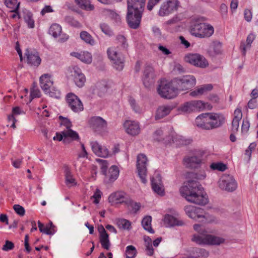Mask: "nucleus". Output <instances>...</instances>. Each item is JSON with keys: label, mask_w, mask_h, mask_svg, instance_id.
Here are the masks:
<instances>
[{"label": "nucleus", "mask_w": 258, "mask_h": 258, "mask_svg": "<svg viewBox=\"0 0 258 258\" xmlns=\"http://www.w3.org/2000/svg\"><path fill=\"white\" fill-rule=\"evenodd\" d=\"M219 188L228 192H232L237 188V183L233 176L229 174L223 175L218 181Z\"/></svg>", "instance_id": "nucleus-12"}, {"label": "nucleus", "mask_w": 258, "mask_h": 258, "mask_svg": "<svg viewBox=\"0 0 258 258\" xmlns=\"http://www.w3.org/2000/svg\"><path fill=\"white\" fill-rule=\"evenodd\" d=\"M194 229L198 233L193 235L191 240L199 245H220L224 242L221 237L207 234L204 226L199 224H195Z\"/></svg>", "instance_id": "nucleus-3"}, {"label": "nucleus", "mask_w": 258, "mask_h": 258, "mask_svg": "<svg viewBox=\"0 0 258 258\" xmlns=\"http://www.w3.org/2000/svg\"><path fill=\"white\" fill-rule=\"evenodd\" d=\"M77 5L82 9L86 11H92L94 9L93 5L90 4L89 0H74Z\"/></svg>", "instance_id": "nucleus-36"}, {"label": "nucleus", "mask_w": 258, "mask_h": 258, "mask_svg": "<svg viewBox=\"0 0 258 258\" xmlns=\"http://www.w3.org/2000/svg\"><path fill=\"white\" fill-rule=\"evenodd\" d=\"M166 130H163L161 128L157 130L153 134L154 140L158 141H164L165 143H170L171 141L174 142L179 141V144L182 145H188L190 143L191 140L189 139H185L183 137L178 136L176 138L174 137V133L172 132L171 135L167 136L165 134Z\"/></svg>", "instance_id": "nucleus-6"}, {"label": "nucleus", "mask_w": 258, "mask_h": 258, "mask_svg": "<svg viewBox=\"0 0 258 258\" xmlns=\"http://www.w3.org/2000/svg\"><path fill=\"white\" fill-rule=\"evenodd\" d=\"M102 192L100 190L97 189L92 198L94 199V203L97 204L99 203V199L101 198Z\"/></svg>", "instance_id": "nucleus-60"}, {"label": "nucleus", "mask_w": 258, "mask_h": 258, "mask_svg": "<svg viewBox=\"0 0 258 258\" xmlns=\"http://www.w3.org/2000/svg\"><path fill=\"white\" fill-rule=\"evenodd\" d=\"M192 101L184 103L180 107V110L184 112L189 113L195 111Z\"/></svg>", "instance_id": "nucleus-46"}, {"label": "nucleus", "mask_w": 258, "mask_h": 258, "mask_svg": "<svg viewBox=\"0 0 258 258\" xmlns=\"http://www.w3.org/2000/svg\"><path fill=\"white\" fill-rule=\"evenodd\" d=\"M225 121L223 115L218 113H203L196 117L195 124L203 129L210 130L221 126Z\"/></svg>", "instance_id": "nucleus-4"}, {"label": "nucleus", "mask_w": 258, "mask_h": 258, "mask_svg": "<svg viewBox=\"0 0 258 258\" xmlns=\"http://www.w3.org/2000/svg\"><path fill=\"white\" fill-rule=\"evenodd\" d=\"M152 217L150 216H145L142 220V224L144 229L151 233H154V231L151 226Z\"/></svg>", "instance_id": "nucleus-37"}, {"label": "nucleus", "mask_w": 258, "mask_h": 258, "mask_svg": "<svg viewBox=\"0 0 258 258\" xmlns=\"http://www.w3.org/2000/svg\"><path fill=\"white\" fill-rule=\"evenodd\" d=\"M145 5L144 2H127L126 20L131 28L137 29L140 27Z\"/></svg>", "instance_id": "nucleus-2"}, {"label": "nucleus", "mask_w": 258, "mask_h": 258, "mask_svg": "<svg viewBox=\"0 0 258 258\" xmlns=\"http://www.w3.org/2000/svg\"><path fill=\"white\" fill-rule=\"evenodd\" d=\"M177 91H184L193 87L196 84V78L192 75H185L173 80Z\"/></svg>", "instance_id": "nucleus-11"}, {"label": "nucleus", "mask_w": 258, "mask_h": 258, "mask_svg": "<svg viewBox=\"0 0 258 258\" xmlns=\"http://www.w3.org/2000/svg\"><path fill=\"white\" fill-rule=\"evenodd\" d=\"M180 5L178 0H167L160 6L158 14L160 17H165L177 11Z\"/></svg>", "instance_id": "nucleus-14"}, {"label": "nucleus", "mask_w": 258, "mask_h": 258, "mask_svg": "<svg viewBox=\"0 0 258 258\" xmlns=\"http://www.w3.org/2000/svg\"><path fill=\"white\" fill-rule=\"evenodd\" d=\"M125 254L126 258H135L137 254V250L133 245L126 246Z\"/></svg>", "instance_id": "nucleus-44"}, {"label": "nucleus", "mask_w": 258, "mask_h": 258, "mask_svg": "<svg viewBox=\"0 0 258 258\" xmlns=\"http://www.w3.org/2000/svg\"><path fill=\"white\" fill-rule=\"evenodd\" d=\"M99 241L102 247L106 249L109 250L110 247V242L109 239V235H99Z\"/></svg>", "instance_id": "nucleus-43"}, {"label": "nucleus", "mask_w": 258, "mask_h": 258, "mask_svg": "<svg viewBox=\"0 0 258 258\" xmlns=\"http://www.w3.org/2000/svg\"><path fill=\"white\" fill-rule=\"evenodd\" d=\"M59 118L61 120L60 124L66 126L67 128L66 130L71 128V127L72 126V123L68 118H64L62 116H59Z\"/></svg>", "instance_id": "nucleus-56"}, {"label": "nucleus", "mask_w": 258, "mask_h": 258, "mask_svg": "<svg viewBox=\"0 0 258 258\" xmlns=\"http://www.w3.org/2000/svg\"><path fill=\"white\" fill-rule=\"evenodd\" d=\"M89 124L93 131L102 136L108 133L107 121L100 116H93L89 120Z\"/></svg>", "instance_id": "nucleus-10"}, {"label": "nucleus", "mask_w": 258, "mask_h": 258, "mask_svg": "<svg viewBox=\"0 0 258 258\" xmlns=\"http://www.w3.org/2000/svg\"><path fill=\"white\" fill-rule=\"evenodd\" d=\"M151 184L154 192L161 196L164 195V186L160 174L158 173L155 174L151 178Z\"/></svg>", "instance_id": "nucleus-20"}, {"label": "nucleus", "mask_w": 258, "mask_h": 258, "mask_svg": "<svg viewBox=\"0 0 258 258\" xmlns=\"http://www.w3.org/2000/svg\"><path fill=\"white\" fill-rule=\"evenodd\" d=\"M71 55L86 63H90L92 60V55L88 51H83L80 53L73 52L71 53Z\"/></svg>", "instance_id": "nucleus-30"}, {"label": "nucleus", "mask_w": 258, "mask_h": 258, "mask_svg": "<svg viewBox=\"0 0 258 258\" xmlns=\"http://www.w3.org/2000/svg\"><path fill=\"white\" fill-rule=\"evenodd\" d=\"M116 224L121 230H129L131 229V222L126 219L118 218L116 220Z\"/></svg>", "instance_id": "nucleus-35"}, {"label": "nucleus", "mask_w": 258, "mask_h": 258, "mask_svg": "<svg viewBox=\"0 0 258 258\" xmlns=\"http://www.w3.org/2000/svg\"><path fill=\"white\" fill-rule=\"evenodd\" d=\"M25 55L26 56L27 63L29 65L36 67L40 65L41 59L37 52L27 49L25 50Z\"/></svg>", "instance_id": "nucleus-21"}, {"label": "nucleus", "mask_w": 258, "mask_h": 258, "mask_svg": "<svg viewBox=\"0 0 258 258\" xmlns=\"http://www.w3.org/2000/svg\"><path fill=\"white\" fill-rule=\"evenodd\" d=\"M147 164L148 159L145 155L141 154L137 156V169L138 175L142 182L144 184L146 183L147 181L146 179Z\"/></svg>", "instance_id": "nucleus-15"}, {"label": "nucleus", "mask_w": 258, "mask_h": 258, "mask_svg": "<svg viewBox=\"0 0 258 258\" xmlns=\"http://www.w3.org/2000/svg\"><path fill=\"white\" fill-rule=\"evenodd\" d=\"M214 32V27L210 24L200 23L198 21H192L190 26L191 35L198 38L209 37Z\"/></svg>", "instance_id": "nucleus-5"}, {"label": "nucleus", "mask_w": 258, "mask_h": 258, "mask_svg": "<svg viewBox=\"0 0 258 258\" xmlns=\"http://www.w3.org/2000/svg\"><path fill=\"white\" fill-rule=\"evenodd\" d=\"M158 93L162 98L172 99L177 96L178 91L174 83L162 81L158 87Z\"/></svg>", "instance_id": "nucleus-9"}, {"label": "nucleus", "mask_w": 258, "mask_h": 258, "mask_svg": "<svg viewBox=\"0 0 258 258\" xmlns=\"http://www.w3.org/2000/svg\"><path fill=\"white\" fill-rule=\"evenodd\" d=\"M123 126L126 132L132 136L138 135L140 132V128L138 122L133 120H126Z\"/></svg>", "instance_id": "nucleus-23"}, {"label": "nucleus", "mask_w": 258, "mask_h": 258, "mask_svg": "<svg viewBox=\"0 0 258 258\" xmlns=\"http://www.w3.org/2000/svg\"><path fill=\"white\" fill-rule=\"evenodd\" d=\"M195 111H200L205 108L204 103L200 100L192 101Z\"/></svg>", "instance_id": "nucleus-53"}, {"label": "nucleus", "mask_w": 258, "mask_h": 258, "mask_svg": "<svg viewBox=\"0 0 258 258\" xmlns=\"http://www.w3.org/2000/svg\"><path fill=\"white\" fill-rule=\"evenodd\" d=\"M80 36L81 39L86 43L89 44L91 45L94 44L95 41L94 39L88 32L85 31H82L80 33Z\"/></svg>", "instance_id": "nucleus-42"}, {"label": "nucleus", "mask_w": 258, "mask_h": 258, "mask_svg": "<svg viewBox=\"0 0 258 258\" xmlns=\"http://www.w3.org/2000/svg\"><path fill=\"white\" fill-rule=\"evenodd\" d=\"M25 112L19 106H16L13 108L12 114L9 115L8 117V121L12 122L11 126L13 128H16L15 123L17 121L15 117V115H18L22 114H24Z\"/></svg>", "instance_id": "nucleus-32"}, {"label": "nucleus", "mask_w": 258, "mask_h": 258, "mask_svg": "<svg viewBox=\"0 0 258 258\" xmlns=\"http://www.w3.org/2000/svg\"><path fill=\"white\" fill-rule=\"evenodd\" d=\"M99 27L101 31L105 35H108L109 36H111L113 35V32L109 26L105 23H101L99 25Z\"/></svg>", "instance_id": "nucleus-47"}, {"label": "nucleus", "mask_w": 258, "mask_h": 258, "mask_svg": "<svg viewBox=\"0 0 258 258\" xmlns=\"http://www.w3.org/2000/svg\"><path fill=\"white\" fill-rule=\"evenodd\" d=\"M97 161L100 162L101 163V173L103 175L106 174V173H107V169L108 167L107 161L106 160H102V159H98Z\"/></svg>", "instance_id": "nucleus-58"}, {"label": "nucleus", "mask_w": 258, "mask_h": 258, "mask_svg": "<svg viewBox=\"0 0 258 258\" xmlns=\"http://www.w3.org/2000/svg\"><path fill=\"white\" fill-rule=\"evenodd\" d=\"M155 77L154 68L150 65L146 66L143 78L145 86L149 87L151 84L153 83Z\"/></svg>", "instance_id": "nucleus-22"}, {"label": "nucleus", "mask_w": 258, "mask_h": 258, "mask_svg": "<svg viewBox=\"0 0 258 258\" xmlns=\"http://www.w3.org/2000/svg\"><path fill=\"white\" fill-rule=\"evenodd\" d=\"M160 1L161 0H149L147 6V9L150 11H152L154 7L157 5Z\"/></svg>", "instance_id": "nucleus-61"}, {"label": "nucleus", "mask_w": 258, "mask_h": 258, "mask_svg": "<svg viewBox=\"0 0 258 258\" xmlns=\"http://www.w3.org/2000/svg\"><path fill=\"white\" fill-rule=\"evenodd\" d=\"M202 157L197 156H192L184 159V165L191 168H196L201 164Z\"/></svg>", "instance_id": "nucleus-26"}, {"label": "nucleus", "mask_w": 258, "mask_h": 258, "mask_svg": "<svg viewBox=\"0 0 258 258\" xmlns=\"http://www.w3.org/2000/svg\"><path fill=\"white\" fill-rule=\"evenodd\" d=\"M90 145L92 151L96 156L106 158L111 155L107 147L101 146L98 142L92 141Z\"/></svg>", "instance_id": "nucleus-19"}, {"label": "nucleus", "mask_w": 258, "mask_h": 258, "mask_svg": "<svg viewBox=\"0 0 258 258\" xmlns=\"http://www.w3.org/2000/svg\"><path fill=\"white\" fill-rule=\"evenodd\" d=\"M148 239L149 240V243L146 245V251L147 255L151 256L154 254V249L151 243V239L148 237Z\"/></svg>", "instance_id": "nucleus-55"}, {"label": "nucleus", "mask_w": 258, "mask_h": 258, "mask_svg": "<svg viewBox=\"0 0 258 258\" xmlns=\"http://www.w3.org/2000/svg\"><path fill=\"white\" fill-rule=\"evenodd\" d=\"M53 83L51 76L47 74L42 75L40 78V87L44 93L51 97L59 98L60 92L53 86Z\"/></svg>", "instance_id": "nucleus-8"}, {"label": "nucleus", "mask_w": 258, "mask_h": 258, "mask_svg": "<svg viewBox=\"0 0 258 258\" xmlns=\"http://www.w3.org/2000/svg\"><path fill=\"white\" fill-rule=\"evenodd\" d=\"M125 204L131 214H137L141 207V204L140 203L136 202L130 198L126 199Z\"/></svg>", "instance_id": "nucleus-31"}, {"label": "nucleus", "mask_w": 258, "mask_h": 258, "mask_svg": "<svg viewBox=\"0 0 258 258\" xmlns=\"http://www.w3.org/2000/svg\"><path fill=\"white\" fill-rule=\"evenodd\" d=\"M213 86L211 84H206L202 85L197 89L200 95H202L207 91L211 90Z\"/></svg>", "instance_id": "nucleus-52"}, {"label": "nucleus", "mask_w": 258, "mask_h": 258, "mask_svg": "<svg viewBox=\"0 0 258 258\" xmlns=\"http://www.w3.org/2000/svg\"><path fill=\"white\" fill-rule=\"evenodd\" d=\"M13 208L16 213L20 216H22L25 215V210L22 206L19 205H14Z\"/></svg>", "instance_id": "nucleus-57"}, {"label": "nucleus", "mask_w": 258, "mask_h": 258, "mask_svg": "<svg viewBox=\"0 0 258 258\" xmlns=\"http://www.w3.org/2000/svg\"><path fill=\"white\" fill-rule=\"evenodd\" d=\"M185 60L192 65L201 68H205L209 65L205 57L198 53L189 54L186 55Z\"/></svg>", "instance_id": "nucleus-17"}, {"label": "nucleus", "mask_w": 258, "mask_h": 258, "mask_svg": "<svg viewBox=\"0 0 258 258\" xmlns=\"http://www.w3.org/2000/svg\"><path fill=\"white\" fill-rule=\"evenodd\" d=\"M240 120H238L236 119H233L232 122L231 131L233 133H235L238 131Z\"/></svg>", "instance_id": "nucleus-62"}, {"label": "nucleus", "mask_w": 258, "mask_h": 258, "mask_svg": "<svg viewBox=\"0 0 258 258\" xmlns=\"http://www.w3.org/2000/svg\"><path fill=\"white\" fill-rule=\"evenodd\" d=\"M128 102L132 109L135 113L141 114L143 112V108L137 103L134 98L130 97L128 98Z\"/></svg>", "instance_id": "nucleus-40"}, {"label": "nucleus", "mask_w": 258, "mask_h": 258, "mask_svg": "<svg viewBox=\"0 0 258 258\" xmlns=\"http://www.w3.org/2000/svg\"><path fill=\"white\" fill-rule=\"evenodd\" d=\"M65 176L66 182L68 185L72 186L73 185H75L76 184V183L75 182V179L73 177V176L70 170H66Z\"/></svg>", "instance_id": "nucleus-48"}, {"label": "nucleus", "mask_w": 258, "mask_h": 258, "mask_svg": "<svg viewBox=\"0 0 258 258\" xmlns=\"http://www.w3.org/2000/svg\"><path fill=\"white\" fill-rule=\"evenodd\" d=\"M4 4L8 8L11 10V12H15L19 8L20 3L18 2V0H5Z\"/></svg>", "instance_id": "nucleus-41"}, {"label": "nucleus", "mask_w": 258, "mask_h": 258, "mask_svg": "<svg viewBox=\"0 0 258 258\" xmlns=\"http://www.w3.org/2000/svg\"><path fill=\"white\" fill-rule=\"evenodd\" d=\"M66 101L69 107L74 112L79 113L84 109L83 103L75 94L70 93L66 96Z\"/></svg>", "instance_id": "nucleus-16"}, {"label": "nucleus", "mask_w": 258, "mask_h": 258, "mask_svg": "<svg viewBox=\"0 0 258 258\" xmlns=\"http://www.w3.org/2000/svg\"><path fill=\"white\" fill-rule=\"evenodd\" d=\"M210 168L214 170L224 171L226 168V165L221 162L213 163L210 165Z\"/></svg>", "instance_id": "nucleus-50"}, {"label": "nucleus", "mask_w": 258, "mask_h": 258, "mask_svg": "<svg viewBox=\"0 0 258 258\" xmlns=\"http://www.w3.org/2000/svg\"><path fill=\"white\" fill-rule=\"evenodd\" d=\"M107 52L113 68L119 71L122 70L124 63V57L117 51L116 48L114 47H109Z\"/></svg>", "instance_id": "nucleus-13"}, {"label": "nucleus", "mask_w": 258, "mask_h": 258, "mask_svg": "<svg viewBox=\"0 0 258 258\" xmlns=\"http://www.w3.org/2000/svg\"><path fill=\"white\" fill-rule=\"evenodd\" d=\"M41 93L40 90L36 87H33L31 90L30 96L33 99L38 98L40 96Z\"/></svg>", "instance_id": "nucleus-59"}, {"label": "nucleus", "mask_w": 258, "mask_h": 258, "mask_svg": "<svg viewBox=\"0 0 258 258\" xmlns=\"http://www.w3.org/2000/svg\"><path fill=\"white\" fill-rule=\"evenodd\" d=\"M174 108L172 105H166L159 106L156 111L155 116L156 120L160 119L168 115L171 111Z\"/></svg>", "instance_id": "nucleus-24"}, {"label": "nucleus", "mask_w": 258, "mask_h": 258, "mask_svg": "<svg viewBox=\"0 0 258 258\" xmlns=\"http://www.w3.org/2000/svg\"><path fill=\"white\" fill-rule=\"evenodd\" d=\"M203 187L197 181L189 180L180 189V192L187 201L197 205H205L208 199L204 195Z\"/></svg>", "instance_id": "nucleus-1"}, {"label": "nucleus", "mask_w": 258, "mask_h": 258, "mask_svg": "<svg viewBox=\"0 0 258 258\" xmlns=\"http://www.w3.org/2000/svg\"><path fill=\"white\" fill-rule=\"evenodd\" d=\"M164 223L166 227L180 226L184 225V223L182 220H179L175 217L168 214L165 216Z\"/></svg>", "instance_id": "nucleus-27"}, {"label": "nucleus", "mask_w": 258, "mask_h": 258, "mask_svg": "<svg viewBox=\"0 0 258 258\" xmlns=\"http://www.w3.org/2000/svg\"><path fill=\"white\" fill-rule=\"evenodd\" d=\"M64 21L73 27H79L81 26L80 23L78 21L75 20L73 17L70 16H66L64 18Z\"/></svg>", "instance_id": "nucleus-49"}, {"label": "nucleus", "mask_w": 258, "mask_h": 258, "mask_svg": "<svg viewBox=\"0 0 258 258\" xmlns=\"http://www.w3.org/2000/svg\"><path fill=\"white\" fill-rule=\"evenodd\" d=\"M75 84L81 88L86 82V77L81 70L77 66H72L69 69Z\"/></svg>", "instance_id": "nucleus-18"}, {"label": "nucleus", "mask_w": 258, "mask_h": 258, "mask_svg": "<svg viewBox=\"0 0 258 258\" xmlns=\"http://www.w3.org/2000/svg\"><path fill=\"white\" fill-rule=\"evenodd\" d=\"M254 39V36L252 34H250L248 35L246 38L245 44L244 42H241L240 46V48L241 50L242 53L245 55L247 48H249L251 46V43Z\"/></svg>", "instance_id": "nucleus-34"}, {"label": "nucleus", "mask_w": 258, "mask_h": 258, "mask_svg": "<svg viewBox=\"0 0 258 258\" xmlns=\"http://www.w3.org/2000/svg\"><path fill=\"white\" fill-rule=\"evenodd\" d=\"M61 30L62 29L60 25L57 24H53L50 26L49 29V33L53 37L57 38L60 35Z\"/></svg>", "instance_id": "nucleus-39"}, {"label": "nucleus", "mask_w": 258, "mask_h": 258, "mask_svg": "<svg viewBox=\"0 0 258 258\" xmlns=\"http://www.w3.org/2000/svg\"><path fill=\"white\" fill-rule=\"evenodd\" d=\"M183 16L181 14H178L166 22L167 24H176L182 20Z\"/></svg>", "instance_id": "nucleus-54"}, {"label": "nucleus", "mask_w": 258, "mask_h": 258, "mask_svg": "<svg viewBox=\"0 0 258 258\" xmlns=\"http://www.w3.org/2000/svg\"><path fill=\"white\" fill-rule=\"evenodd\" d=\"M119 170L117 166L113 165L110 167L108 172L105 174V180L108 183L114 181L118 177Z\"/></svg>", "instance_id": "nucleus-25"}, {"label": "nucleus", "mask_w": 258, "mask_h": 258, "mask_svg": "<svg viewBox=\"0 0 258 258\" xmlns=\"http://www.w3.org/2000/svg\"><path fill=\"white\" fill-rule=\"evenodd\" d=\"M116 40H117L118 43L120 44L121 47L122 49L126 50L128 47V44L126 42L125 37L123 35H118L116 37Z\"/></svg>", "instance_id": "nucleus-51"}, {"label": "nucleus", "mask_w": 258, "mask_h": 258, "mask_svg": "<svg viewBox=\"0 0 258 258\" xmlns=\"http://www.w3.org/2000/svg\"><path fill=\"white\" fill-rule=\"evenodd\" d=\"M244 19L247 22H250L252 19V12L250 10L246 9L244 11Z\"/></svg>", "instance_id": "nucleus-64"}, {"label": "nucleus", "mask_w": 258, "mask_h": 258, "mask_svg": "<svg viewBox=\"0 0 258 258\" xmlns=\"http://www.w3.org/2000/svg\"><path fill=\"white\" fill-rule=\"evenodd\" d=\"M190 255L192 258H207L209 252L204 248L194 247L190 250Z\"/></svg>", "instance_id": "nucleus-29"}, {"label": "nucleus", "mask_w": 258, "mask_h": 258, "mask_svg": "<svg viewBox=\"0 0 258 258\" xmlns=\"http://www.w3.org/2000/svg\"><path fill=\"white\" fill-rule=\"evenodd\" d=\"M62 134L63 135L64 142H65L67 138H70L72 140L74 141H78L80 140L78 134L76 132L71 130L70 128L62 131Z\"/></svg>", "instance_id": "nucleus-33"}, {"label": "nucleus", "mask_w": 258, "mask_h": 258, "mask_svg": "<svg viewBox=\"0 0 258 258\" xmlns=\"http://www.w3.org/2000/svg\"><path fill=\"white\" fill-rule=\"evenodd\" d=\"M23 18L29 28L34 27V21L33 19V15L31 12L28 11H24L23 12Z\"/></svg>", "instance_id": "nucleus-38"}, {"label": "nucleus", "mask_w": 258, "mask_h": 258, "mask_svg": "<svg viewBox=\"0 0 258 258\" xmlns=\"http://www.w3.org/2000/svg\"><path fill=\"white\" fill-rule=\"evenodd\" d=\"M38 227L41 232L45 233L47 235H53L55 233L54 229H50L49 227L47 225L45 226L40 221L38 222Z\"/></svg>", "instance_id": "nucleus-45"}, {"label": "nucleus", "mask_w": 258, "mask_h": 258, "mask_svg": "<svg viewBox=\"0 0 258 258\" xmlns=\"http://www.w3.org/2000/svg\"><path fill=\"white\" fill-rule=\"evenodd\" d=\"M14 247V243L11 241L7 240L5 244L3 245L2 249L5 251H9L12 249Z\"/></svg>", "instance_id": "nucleus-63"}, {"label": "nucleus", "mask_w": 258, "mask_h": 258, "mask_svg": "<svg viewBox=\"0 0 258 258\" xmlns=\"http://www.w3.org/2000/svg\"><path fill=\"white\" fill-rule=\"evenodd\" d=\"M184 211L189 218L196 220L200 219L201 222L210 223L213 220L209 214L205 213L203 209L200 208L189 205L184 207Z\"/></svg>", "instance_id": "nucleus-7"}, {"label": "nucleus", "mask_w": 258, "mask_h": 258, "mask_svg": "<svg viewBox=\"0 0 258 258\" xmlns=\"http://www.w3.org/2000/svg\"><path fill=\"white\" fill-rule=\"evenodd\" d=\"M125 194L122 191H118L111 194L108 197L110 203H124L126 199L128 198L125 197Z\"/></svg>", "instance_id": "nucleus-28"}]
</instances>
